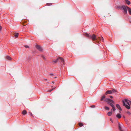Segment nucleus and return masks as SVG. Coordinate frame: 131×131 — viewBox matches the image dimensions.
Masks as SVG:
<instances>
[{"mask_svg": "<svg viewBox=\"0 0 131 131\" xmlns=\"http://www.w3.org/2000/svg\"><path fill=\"white\" fill-rule=\"evenodd\" d=\"M84 35L90 39H92V40L94 41H97L98 39H99L100 40H102V41H104V39L102 37H97L94 34H93L92 36L87 33L84 34Z\"/></svg>", "mask_w": 131, "mask_h": 131, "instance_id": "nucleus-1", "label": "nucleus"}, {"mask_svg": "<svg viewBox=\"0 0 131 131\" xmlns=\"http://www.w3.org/2000/svg\"><path fill=\"white\" fill-rule=\"evenodd\" d=\"M130 101L128 100L127 99H125L123 101V105L124 106H125L128 109H129L130 108V105L129 102Z\"/></svg>", "mask_w": 131, "mask_h": 131, "instance_id": "nucleus-2", "label": "nucleus"}, {"mask_svg": "<svg viewBox=\"0 0 131 131\" xmlns=\"http://www.w3.org/2000/svg\"><path fill=\"white\" fill-rule=\"evenodd\" d=\"M104 101L107 102V104L110 105L111 106H112L113 103H114V102L112 100L109 99H106Z\"/></svg>", "mask_w": 131, "mask_h": 131, "instance_id": "nucleus-3", "label": "nucleus"}, {"mask_svg": "<svg viewBox=\"0 0 131 131\" xmlns=\"http://www.w3.org/2000/svg\"><path fill=\"white\" fill-rule=\"evenodd\" d=\"M122 8L123 9L124 13L125 14H126L127 13V9L128 10V8H129L127 6L123 5L122 6Z\"/></svg>", "mask_w": 131, "mask_h": 131, "instance_id": "nucleus-4", "label": "nucleus"}, {"mask_svg": "<svg viewBox=\"0 0 131 131\" xmlns=\"http://www.w3.org/2000/svg\"><path fill=\"white\" fill-rule=\"evenodd\" d=\"M36 48L39 51H42V48L39 45H37L36 46Z\"/></svg>", "mask_w": 131, "mask_h": 131, "instance_id": "nucleus-5", "label": "nucleus"}, {"mask_svg": "<svg viewBox=\"0 0 131 131\" xmlns=\"http://www.w3.org/2000/svg\"><path fill=\"white\" fill-rule=\"evenodd\" d=\"M60 58L62 59L61 60H60V59L58 60V61H61L62 63H64V61L63 60V58H61V57H59L57 59H60Z\"/></svg>", "mask_w": 131, "mask_h": 131, "instance_id": "nucleus-6", "label": "nucleus"}, {"mask_svg": "<svg viewBox=\"0 0 131 131\" xmlns=\"http://www.w3.org/2000/svg\"><path fill=\"white\" fill-rule=\"evenodd\" d=\"M112 93V91L108 90L106 92L105 94L106 95H107L108 94H111Z\"/></svg>", "mask_w": 131, "mask_h": 131, "instance_id": "nucleus-7", "label": "nucleus"}, {"mask_svg": "<svg viewBox=\"0 0 131 131\" xmlns=\"http://www.w3.org/2000/svg\"><path fill=\"white\" fill-rule=\"evenodd\" d=\"M60 59L61 60L62 59H61V58H60V59H57L55 60H52V62L53 63H56L57 62V61H58V60H60Z\"/></svg>", "mask_w": 131, "mask_h": 131, "instance_id": "nucleus-8", "label": "nucleus"}, {"mask_svg": "<svg viewBox=\"0 0 131 131\" xmlns=\"http://www.w3.org/2000/svg\"><path fill=\"white\" fill-rule=\"evenodd\" d=\"M116 107L120 110L121 111L122 110L121 108L120 107L119 105L118 104H116Z\"/></svg>", "mask_w": 131, "mask_h": 131, "instance_id": "nucleus-9", "label": "nucleus"}, {"mask_svg": "<svg viewBox=\"0 0 131 131\" xmlns=\"http://www.w3.org/2000/svg\"><path fill=\"white\" fill-rule=\"evenodd\" d=\"M22 113V114L24 115L26 114L27 111L26 110H24L23 111Z\"/></svg>", "mask_w": 131, "mask_h": 131, "instance_id": "nucleus-10", "label": "nucleus"}, {"mask_svg": "<svg viewBox=\"0 0 131 131\" xmlns=\"http://www.w3.org/2000/svg\"><path fill=\"white\" fill-rule=\"evenodd\" d=\"M116 117L119 118H120L121 117V116L120 114H118L116 115Z\"/></svg>", "mask_w": 131, "mask_h": 131, "instance_id": "nucleus-11", "label": "nucleus"}, {"mask_svg": "<svg viewBox=\"0 0 131 131\" xmlns=\"http://www.w3.org/2000/svg\"><path fill=\"white\" fill-rule=\"evenodd\" d=\"M125 2L128 5H129L130 3V2L128 0H125Z\"/></svg>", "mask_w": 131, "mask_h": 131, "instance_id": "nucleus-12", "label": "nucleus"}, {"mask_svg": "<svg viewBox=\"0 0 131 131\" xmlns=\"http://www.w3.org/2000/svg\"><path fill=\"white\" fill-rule=\"evenodd\" d=\"M112 112H109L107 113V115L108 116H110L112 115Z\"/></svg>", "mask_w": 131, "mask_h": 131, "instance_id": "nucleus-13", "label": "nucleus"}, {"mask_svg": "<svg viewBox=\"0 0 131 131\" xmlns=\"http://www.w3.org/2000/svg\"><path fill=\"white\" fill-rule=\"evenodd\" d=\"M128 11L129 12V14L130 15H131V8H128Z\"/></svg>", "mask_w": 131, "mask_h": 131, "instance_id": "nucleus-14", "label": "nucleus"}, {"mask_svg": "<svg viewBox=\"0 0 131 131\" xmlns=\"http://www.w3.org/2000/svg\"><path fill=\"white\" fill-rule=\"evenodd\" d=\"M79 125L80 127H81L83 125V124L82 123H79Z\"/></svg>", "mask_w": 131, "mask_h": 131, "instance_id": "nucleus-15", "label": "nucleus"}, {"mask_svg": "<svg viewBox=\"0 0 131 131\" xmlns=\"http://www.w3.org/2000/svg\"><path fill=\"white\" fill-rule=\"evenodd\" d=\"M118 127L119 129V130H122V129L121 128V125L119 123H118Z\"/></svg>", "mask_w": 131, "mask_h": 131, "instance_id": "nucleus-16", "label": "nucleus"}, {"mask_svg": "<svg viewBox=\"0 0 131 131\" xmlns=\"http://www.w3.org/2000/svg\"><path fill=\"white\" fill-rule=\"evenodd\" d=\"M15 35L14 36L16 38H17L19 34L18 33H15Z\"/></svg>", "mask_w": 131, "mask_h": 131, "instance_id": "nucleus-17", "label": "nucleus"}, {"mask_svg": "<svg viewBox=\"0 0 131 131\" xmlns=\"http://www.w3.org/2000/svg\"><path fill=\"white\" fill-rule=\"evenodd\" d=\"M6 58L8 60H10L11 59V58L8 56L6 57Z\"/></svg>", "mask_w": 131, "mask_h": 131, "instance_id": "nucleus-18", "label": "nucleus"}, {"mask_svg": "<svg viewBox=\"0 0 131 131\" xmlns=\"http://www.w3.org/2000/svg\"><path fill=\"white\" fill-rule=\"evenodd\" d=\"M111 106L112 107V109L113 111H115V110L116 109L114 105H113L112 106Z\"/></svg>", "mask_w": 131, "mask_h": 131, "instance_id": "nucleus-19", "label": "nucleus"}, {"mask_svg": "<svg viewBox=\"0 0 131 131\" xmlns=\"http://www.w3.org/2000/svg\"><path fill=\"white\" fill-rule=\"evenodd\" d=\"M105 98V96L104 95H103L101 97V100L102 101H103V99Z\"/></svg>", "mask_w": 131, "mask_h": 131, "instance_id": "nucleus-20", "label": "nucleus"}, {"mask_svg": "<svg viewBox=\"0 0 131 131\" xmlns=\"http://www.w3.org/2000/svg\"><path fill=\"white\" fill-rule=\"evenodd\" d=\"M105 109L107 110H109V108L107 106H105Z\"/></svg>", "mask_w": 131, "mask_h": 131, "instance_id": "nucleus-21", "label": "nucleus"}, {"mask_svg": "<svg viewBox=\"0 0 131 131\" xmlns=\"http://www.w3.org/2000/svg\"><path fill=\"white\" fill-rule=\"evenodd\" d=\"M127 113L129 115H130L131 114L130 112L129 111H128L127 112Z\"/></svg>", "mask_w": 131, "mask_h": 131, "instance_id": "nucleus-22", "label": "nucleus"}, {"mask_svg": "<svg viewBox=\"0 0 131 131\" xmlns=\"http://www.w3.org/2000/svg\"><path fill=\"white\" fill-rule=\"evenodd\" d=\"M55 88V87H54V88H53L52 90H50L48 91V92H50L51 91H52Z\"/></svg>", "mask_w": 131, "mask_h": 131, "instance_id": "nucleus-23", "label": "nucleus"}, {"mask_svg": "<svg viewBox=\"0 0 131 131\" xmlns=\"http://www.w3.org/2000/svg\"><path fill=\"white\" fill-rule=\"evenodd\" d=\"M112 91V93L116 92V91L115 90H114V89Z\"/></svg>", "mask_w": 131, "mask_h": 131, "instance_id": "nucleus-24", "label": "nucleus"}, {"mask_svg": "<svg viewBox=\"0 0 131 131\" xmlns=\"http://www.w3.org/2000/svg\"><path fill=\"white\" fill-rule=\"evenodd\" d=\"M95 106L94 105H93L91 106V107H95Z\"/></svg>", "mask_w": 131, "mask_h": 131, "instance_id": "nucleus-25", "label": "nucleus"}, {"mask_svg": "<svg viewBox=\"0 0 131 131\" xmlns=\"http://www.w3.org/2000/svg\"><path fill=\"white\" fill-rule=\"evenodd\" d=\"M25 47L26 48H28L29 47L28 46H27V45L25 46Z\"/></svg>", "mask_w": 131, "mask_h": 131, "instance_id": "nucleus-26", "label": "nucleus"}, {"mask_svg": "<svg viewBox=\"0 0 131 131\" xmlns=\"http://www.w3.org/2000/svg\"><path fill=\"white\" fill-rule=\"evenodd\" d=\"M2 29V27L0 26V31H1Z\"/></svg>", "mask_w": 131, "mask_h": 131, "instance_id": "nucleus-27", "label": "nucleus"}, {"mask_svg": "<svg viewBox=\"0 0 131 131\" xmlns=\"http://www.w3.org/2000/svg\"><path fill=\"white\" fill-rule=\"evenodd\" d=\"M30 115L32 116H33V115L31 113H30Z\"/></svg>", "mask_w": 131, "mask_h": 131, "instance_id": "nucleus-28", "label": "nucleus"}, {"mask_svg": "<svg viewBox=\"0 0 131 131\" xmlns=\"http://www.w3.org/2000/svg\"><path fill=\"white\" fill-rule=\"evenodd\" d=\"M110 97L111 98H113V97L112 96H110Z\"/></svg>", "mask_w": 131, "mask_h": 131, "instance_id": "nucleus-29", "label": "nucleus"}, {"mask_svg": "<svg viewBox=\"0 0 131 131\" xmlns=\"http://www.w3.org/2000/svg\"><path fill=\"white\" fill-rule=\"evenodd\" d=\"M50 75H53V74H50Z\"/></svg>", "mask_w": 131, "mask_h": 131, "instance_id": "nucleus-30", "label": "nucleus"}, {"mask_svg": "<svg viewBox=\"0 0 131 131\" xmlns=\"http://www.w3.org/2000/svg\"><path fill=\"white\" fill-rule=\"evenodd\" d=\"M42 57H43V59H45V57H44L43 56Z\"/></svg>", "mask_w": 131, "mask_h": 131, "instance_id": "nucleus-31", "label": "nucleus"}, {"mask_svg": "<svg viewBox=\"0 0 131 131\" xmlns=\"http://www.w3.org/2000/svg\"><path fill=\"white\" fill-rule=\"evenodd\" d=\"M51 3H49V5H51Z\"/></svg>", "mask_w": 131, "mask_h": 131, "instance_id": "nucleus-32", "label": "nucleus"}, {"mask_svg": "<svg viewBox=\"0 0 131 131\" xmlns=\"http://www.w3.org/2000/svg\"><path fill=\"white\" fill-rule=\"evenodd\" d=\"M44 79L46 81H47V79Z\"/></svg>", "mask_w": 131, "mask_h": 131, "instance_id": "nucleus-33", "label": "nucleus"}, {"mask_svg": "<svg viewBox=\"0 0 131 131\" xmlns=\"http://www.w3.org/2000/svg\"><path fill=\"white\" fill-rule=\"evenodd\" d=\"M130 105H131V101H130Z\"/></svg>", "mask_w": 131, "mask_h": 131, "instance_id": "nucleus-34", "label": "nucleus"}, {"mask_svg": "<svg viewBox=\"0 0 131 131\" xmlns=\"http://www.w3.org/2000/svg\"><path fill=\"white\" fill-rule=\"evenodd\" d=\"M52 83H54V82H53H53H52Z\"/></svg>", "mask_w": 131, "mask_h": 131, "instance_id": "nucleus-35", "label": "nucleus"}, {"mask_svg": "<svg viewBox=\"0 0 131 131\" xmlns=\"http://www.w3.org/2000/svg\"><path fill=\"white\" fill-rule=\"evenodd\" d=\"M129 22L131 24V21H130Z\"/></svg>", "mask_w": 131, "mask_h": 131, "instance_id": "nucleus-36", "label": "nucleus"}, {"mask_svg": "<svg viewBox=\"0 0 131 131\" xmlns=\"http://www.w3.org/2000/svg\"><path fill=\"white\" fill-rule=\"evenodd\" d=\"M120 130V131H123L122 130Z\"/></svg>", "mask_w": 131, "mask_h": 131, "instance_id": "nucleus-37", "label": "nucleus"}, {"mask_svg": "<svg viewBox=\"0 0 131 131\" xmlns=\"http://www.w3.org/2000/svg\"><path fill=\"white\" fill-rule=\"evenodd\" d=\"M29 59H30V57H29Z\"/></svg>", "mask_w": 131, "mask_h": 131, "instance_id": "nucleus-38", "label": "nucleus"}, {"mask_svg": "<svg viewBox=\"0 0 131 131\" xmlns=\"http://www.w3.org/2000/svg\"><path fill=\"white\" fill-rule=\"evenodd\" d=\"M56 78V77H54V78Z\"/></svg>", "mask_w": 131, "mask_h": 131, "instance_id": "nucleus-39", "label": "nucleus"}]
</instances>
